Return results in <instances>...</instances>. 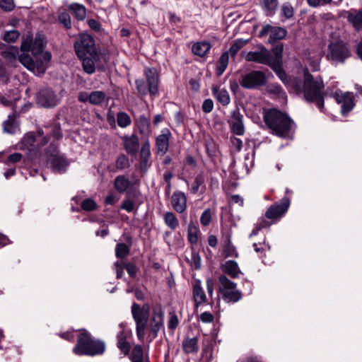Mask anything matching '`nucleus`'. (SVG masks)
I'll use <instances>...</instances> for the list:
<instances>
[{
	"label": "nucleus",
	"instance_id": "obj_58",
	"mask_svg": "<svg viewBox=\"0 0 362 362\" xmlns=\"http://www.w3.org/2000/svg\"><path fill=\"white\" fill-rule=\"evenodd\" d=\"M211 210L209 208L206 209L200 217V223L204 226H208L211 221Z\"/></svg>",
	"mask_w": 362,
	"mask_h": 362
},
{
	"label": "nucleus",
	"instance_id": "obj_29",
	"mask_svg": "<svg viewBox=\"0 0 362 362\" xmlns=\"http://www.w3.org/2000/svg\"><path fill=\"white\" fill-rule=\"evenodd\" d=\"M221 269L223 273L228 274L233 279L239 277L242 274L237 262L235 260H228L221 266Z\"/></svg>",
	"mask_w": 362,
	"mask_h": 362
},
{
	"label": "nucleus",
	"instance_id": "obj_13",
	"mask_svg": "<svg viewBox=\"0 0 362 362\" xmlns=\"http://www.w3.org/2000/svg\"><path fill=\"white\" fill-rule=\"evenodd\" d=\"M270 33L268 42L274 44L276 41L283 40L287 35V30L282 27L272 26L269 24L264 25L259 31V37H263Z\"/></svg>",
	"mask_w": 362,
	"mask_h": 362
},
{
	"label": "nucleus",
	"instance_id": "obj_44",
	"mask_svg": "<svg viewBox=\"0 0 362 362\" xmlns=\"http://www.w3.org/2000/svg\"><path fill=\"white\" fill-rule=\"evenodd\" d=\"M294 16V8L291 3H284L281 6L280 16L284 18L283 21L290 20Z\"/></svg>",
	"mask_w": 362,
	"mask_h": 362
},
{
	"label": "nucleus",
	"instance_id": "obj_34",
	"mask_svg": "<svg viewBox=\"0 0 362 362\" xmlns=\"http://www.w3.org/2000/svg\"><path fill=\"white\" fill-rule=\"evenodd\" d=\"M211 47L209 42H198L193 45L192 51L194 54L203 57L209 52Z\"/></svg>",
	"mask_w": 362,
	"mask_h": 362
},
{
	"label": "nucleus",
	"instance_id": "obj_50",
	"mask_svg": "<svg viewBox=\"0 0 362 362\" xmlns=\"http://www.w3.org/2000/svg\"><path fill=\"white\" fill-rule=\"evenodd\" d=\"M252 246L255 252L260 257L264 256L265 255V252L270 250V246L269 244L266 243L265 238H264L263 242L262 243H253Z\"/></svg>",
	"mask_w": 362,
	"mask_h": 362
},
{
	"label": "nucleus",
	"instance_id": "obj_14",
	"mask_svg": "<svg viewBox=\"0 0 362 362\" xmlns=\"http://www.w3.org/2000/svg\"><path fill=\"white\" fill-rule=\"evenodd\" d=\"M172 134L167 128L161 131V134L158 135L156 138V147L157 155H165L169 148L170 139Z\"/></svg>",
	"mask_w": 362,
	"mask_h": 362
},
{
	"label": "nucleus",
	"instance_id": "obj_28",
	"mask_svg": "<svg viewBox=\"0 0 362 362\" xmlns=\"http://www.w3.org/2000/svg\"><path fill=\"white\" fill-rule=\"evenodd\" d=\"M198 337L189 338L186 337L182 341V350L185 354H197L199 351Z\"/></svg>",
	"mask_w": 362,
	"mask_h": 362
},
{
	"label": "nucleus",
	"instance_id": "obj_43",
	"mask_svg": "<svg viewBox=\"0 0 362 362\" xmlns=\"http://www.w3.org/2000/svg\"><path fill=\"white\" fill-rule=\"evenodd\" d=\"M163 220L166 226L173 230H175L179 226V221L173 212H166L164 214Z\"/></svg>",
	"mask_w": 362,
	"mask_h": 362
},
{
	"label": "nucleus",
	"instance_id": "obj_21",
	"mask_svg": "<svg viewBox=\"0 0 362 362\" xmlns=\"http://www.w3.org/2000/svg\"><path fill=\"white\" fill-rule=\"evenodd\" d=\"M282 52L283 46L276 47L273 49L274 56L269 52L267 57V63L264 65L269 66L274 71L282 69Z\"/></svg>",
	"mask_w": 362,
	"mask_h": 362
},
{
	"label": "nucleus",
	"instance_id": "obj_9",
	"mask_svg": "<svg viewBox=\"0 0 362 362\" xmlns=\"http://www.w3.org/2000/svg\"><path fill=\"white\" fill-rule=\"evenodd\" d=\"M131 313L136 325V334L138 339L144 342L146 330L148 328L149 315L140 310V305L133 303L131 307Z\"/></svg>",
	"mask_w": 362,
	"mask_h": 362
},
{
	"label": "nucleus",
	"instance_id": "obj_52",
	"mask_svg": "<svg viewBox=\"0 0 362 362\" xmlns=\"http://www.w3.org/2000/svg\"><path fill=\"white\" fill-rule=\"evenodd\" d=\"M116 168L118 170H123L130 166L129 158L124 154L119 155L115 163Z\"/></svg>",
	"mask_w": 362,
	"mask_h": 362
},
{
	"label": "nucleus",
	"instance_id": "obj_45",
	"mask_svg": "<svg viewBox=\"0 0 362 362\" xmlns=\"http://www.w3.org/2000/svg\"><path fill=\"white\" fill-rule=\"evenodd\" d=\"M264 9L266 15L272 16L276 13V8L279 5L278 0H263Z\"/></svg>",
	"mask_w": 362,
	"mask_h": 362
},
{
	"label": "nucleus",
	"instance_id": "obj_57",
	"mask_svg": "<svg viewBox=\"0 0 362 362\" xmlns=\"http://www.w3.org/2000/svg\"><path fill=\"white\" fill-rule=\"evenodd\" d=\"M124 267L130 277L135 278L136 276L139 268L135 264L131 262H124Z\"/></svg>",
	"mask_w": 362,
	"mask_h": 362
},
{
	"label": "nucleus",
	"instance_id": "obj_11",
	"mask_svg": "<svg viewBox=\"0 0 362 362\" xmlns=\"http://www.w3.org/2000/svg\"><path fill=\"white\" fill-rule=\"evenodd\" d=\"M290 200L287 197L282 198L279 202L272 204L265 212V217L274 221L280 219L288 211Z\"/></svg>",
	"mask_w": 362,
	"mask_h": 362
},
{
	"label": "nucleus",
	"instance_id": "obj_5",
	"mask_svg": "<svg viewBox=\"0 0 362 362\" xmlns=\"http://www.w3.org/2000/svg\"><path fill=\"white\" fill-rule=\"evenodd\" d=\"M351 55L349 43L341 39L332 40L328 44L326 58L333 64H344Z\"/></svg>",
	"mask_w": 362,
	"mask_h": 362
},
{
	"label": "nucleus",
	"instance_id": "obj_10",
	"mask_svg": "<svg viewBox=\"0 0 362 362\" xmlns=\"http://www.w3.org/2000/svg\"><path fill=\"white\" fill-rule=\"evenodd\" d=\"M267 77L264 71L252 70L243 74L240 79V85L245 89L254 90L267 84Z\"/></svg>",
	"mask_w": 362,
	"mask_h": 362
},
{
	"label": "nucleus",
	"instance_id": "obj_8",
	"mask_svg": "<svg viewBox=\"0 0 362 362\" xmlns=\"http://www.w3.org/2000/svg\"><path fill=\"white\" fill-rule=\"evenodd\" d=\"M74 47L78 57L98 54L94 38L88 33H81L74 42Z\"/></svg>",
	"mask_w": 362,
	"mask_h": 362
},
{
	"label": "nucleus",
	"instance_id": "obj_41",
	"mask_svg": "<svg viewBox=\"0 0 362 362\" xmlns=\"http://www.w3.org/2000/svg\"><path fill=\"white\" fill-rule=\"evenodd\" d=\"M88 98L90 103L94 105H101L106 99V94L101 90L92 91Z\"/></svg>",
	"mask_w": 362,
	"mask_h": 362
},
{
	"label": "nucleus",
	"instance_id": "obj_4",
	"mask_svg": "<svg viewBox=\"0 0 362 362\" xmlns=\"http://www.w3.org/2000/svg\"><path fill=\"white\" fill-rule=\"evenodd\" d=\"M144 75L145 78H137L135 80L137 93L140 96H146L149 94L152 98L158 96L160 76L157 69L145 67Z\"/></svg>",
	"mask_w": 362,
	"mask_h": 362
},
{
	"label": "nucleus",
	"instance_id": "obj_59",
	"mask_svg": "<svg viewBox=\"0 0 362 362\" xmlns=\"http://www.w3.org/2000/svg\"><path fill=\"white\" fill-rule=\"evenodd\" d=\"M141 133L150 131V121L145 115H141L139 119Z\"/></svg>",
	"mask_w": 362,
	"mask_h": 362
},
{
	"label": "nucleus",
	"instance_id": "obj_47",
	"mask_svg": "<svg viewBox=\"0 0 362 362\" xmlns=\"http://www.w3.org/2000/svg\"><path fill=\"white\" fill-rule=\"evenodd\" d=\"M130 252V247L126 243H117L115 247V256L119 259L125 258Z\"/></svg>",
	"mask_w": 362,
	"mask_h": 362
},
{
	"label": "nucleus",
	"instance_id": "obj_6",
	"mask_svg": "<svg viewBox=\"0 0 362 362\" xmlns=\"http://www.w3.org/2000/svg\"><path fill=\"white\" fill-rule=\"evenodd\" d=\"M45 154L47 157V163L54 173H64L69 165L67 158L59 153L58 146L52 142L46 148Z\"/></svg>",
	"mask_w": 362,
	"mask_h": 362
},
{
	"label": "nucleus",
	"instance_id": "obj_12",
	"mask_svg": "<svg viewBox=\"0 0 362 362\" xmlns=\"http://www.w3.org/2000/svg\"><path fill=\"white\" fill-rule=\"evenodd\" d=\"M36 101L40 106L50 108L59 104V98L52 89L45 88L37 93Z\"/></svg>",
	"mask_w": 362,
	"mask_h": 362
},
{
	"label": "nucleus",
	"instance_id": "obj_31",
	"mask_svg": "<svg viewBox=\"0 0 362 362\" xmlns=\"http://www.w3.org/2000/svg\"><path fill=\"white\" fill-rule=\"evenodd\" d=\"M3 128L5 132L15 134L18 129V123L16 120V114L13 113L8 116V119L3 123Z\"/></svg>",
	"mask_w": 362,
	"mask_h": 362
},
{
	"label": "nucleus",
	"instance_id": "obj_54",
	"mask_svg": "<svg viewBox=\"0 0 362 362\" xmlns=\"http://www.w3.org/2000/svg\"><path fill=\"white\" fill-rule=\"evenodd\" d=\"M168 315V328L173 332L179 325V320L175 312H170Z\"/></svg>",
	"mask_w": 362,
	"mask_h": 362
},
{
	"label": "nucleus",
	"instance_id": "obj_19",
	"mask_svg": "<svg viewBox=\"0 0 362 362\" xmlns=\"http://www.w3.org/2000/svg\"><path fill=\"white\" fill-rule=\"evenodd\" d=\"M269 51L263 45L259 46V50L248 52L245 59L247 62H255L261 64L267 63V57H269Z\"/></svg>",
	"mask_w": 362,
	"mask_h": 362
},
{
	"label": "nucleus",
	"instance_id": "obj_1",
	"mask_svg": "<svg viewBox=\"0 0 362 362\" xmlns=\"http://www.w3.org/2000/svg\"><path fill=\"white\" fill-rule=\"evenodd\" d=\"M290 87L297 94H303L308 103L315 104L321 112H324L325 98L327 92L324 90L325 84L320 76H313L305 68L303 71V81L293 78L290 82Z\"/></svg>",
	"mask_w": 362,
	"mask_h": 362
},
{
	"label": "nucleus",
	"instance_id": "obj_37",
	"mask_svg": "<svg viewBox=\"0 0 362 362\" xmlns=\"http://www.w3.org/2000/svg\"><path fill=\"white\" fill-rule=\"evenodd\" d=\"M127 356L132 362H143L144 358L143 346L140 344L134 345L132 351H129Z\"/></svg>",
	"mask_w": 362,
	"mask_h": 362
},
{
	"label": "nucleus",
	"instance_id": "obj_48",
	"mask_svg": "<svg viewBox=\"0 0 362 362\" xmlns=\"http://www.w3.org/2000/svg\"><path fill=\"white\" fill-rule=\"evenodd\" d=\"M247 43V40H243L242 39L236 40L228 51V55H230L233 58L235 57L240 49L243 48Z\"/></svg>",
	"mask_w": 362,
	"mask_h": 362
},
{
	"label": "nucleus",
	"instance_id": "obj_20",
	"mask_svg": "<svg viewBox=\"0 0 362 362\" xmlns=\"http://www.w3.org/2000/svg\"><path fill=\"white\" fill-rule=\"evenodd\" d=\"M151 156V145L147 140L142 144L139 153V166L142 173H146L151 166V163L150 162Z\"/></svg>",
	"mask_w": 362,
	"mask_h": 362
},
{
	"label": "nucleus",
	"instance_id": "obj_63",
	"mask_svg": "<svg viewBox=\"0 0 362 362\" xmlns=\"http://www.w3.org/2000/svg\"><path fill=\"white\" fill-rule=\"evenodd\" d=\"M22 157L23 156L20 153H12L6 158L5 160V164L10 165L12 163H18L21 160Z\"/></svg>",
	"mask_w": 362,
	"mask_h": 362
},
{
	"label": "nucleus",
	"instance_id": "obj_36",
	"mask_svg": "<svg viewBox=\"0 0 362 362\" xmlns=\"http://www.w3.org/2000/svg\"><path fill=\"white\" fill-rule=\"evenodd\" d=\"M150 324H164V311L160 304L153 308Z\"/></svg>",
	"mask_w": 362,
	"mask_h": 362
},
{
	"label": "nucleus",
	"instance_id": "obj_26",
	"mask_svg": "<svg viewBox=\"0 0 362 362\" xmlns=\"http://www.w3.org/2000/svg\"><path fill=\"white\" fill-rule=\"evenodd\" d=\"M211 93L216 100L223 106H227L230 103V97L228 91L220 86L213 84L211 86Z\"/></svg>",
	"mask_w": 362,
	"mask_h": 362
},
{
	"label": "nucleus",
	"instance_id": "obj_60",
	"mask_svg": "<svg viewBox=\"0 0 362 362\" xmlns=\"http://www.w3.org/2000/svg\"><path fill=\"white\" fill-rule=\"evenodd\" d=\"M20 36V33L16 30H8L5 33L4 40L7 42H16Z\"/></svg>",
	"mask_w": 362,
	"mask_h": 362
},
{
	"label": "nucleus",
	"instance_id": "obj_35",
	"mask_svg": "<svg viewBox=\"0 0 362 362\" xmlns=\"http://www.w3.org/2000/svg\"><path fill=\"white\" fill-rule=\"evenodd\" d=\"M199 234V228L191 221L187 227V240L189 243L192 245H196L198 243Z\"/></svg>",
	"mask_w": 362,
	"mask_h": 362
},
{
	"label": "nucleus",
	"instance_id": "obj_27",
	"mask_svg": "<svg viewBox=\"0 0 362 362\" xmlns=\"http://www.w3.org/2000/svg\"><path fill=\"white\" fill-rule=\"evenodd\" d=\"M117 347L124 356H127L131 351L132 345L127 341V336L124 329L119 331L117 336Z\"/></svg>",
	"mask_w": 362,
	"mask_h": 362
},
{
	"label": "nucleus",
	"instance_id": "obj_33",
	"mask_svg": "<svg viewBox=\"0 0 362 362\" xmlns=\"http://www.w3.org/2000/svg\"><path fill=\"white\" fill-rule=\"evenodd\" d=\"M129 180L124 175H118L114 180V187L119 193H124L130 187Z\"/></svg>",
	"mask_w": 362,
	"mask_h": 362
},
{
	"label": "nucleus",
	"instance_id": "obj_17",
	"mask_svg": "<svg viewBox=\"0 0 362 362\" xmlns=\"http://www.w3.org/2000/svg\"><path fill=\"white\" fill-rule=\"evenodd\" d=\"M337 103L341 105V112L342 115L349 112L354 107V103L352 96L350 93H342L340 90H337L334 94H332Z\"/></svg>",
	"mask_w": 362,
	"mask_h": 362
},
{
	"label": "nucleus",
	"instance_id": "obj_51",
	"mask_svg": "<svg viewBox=\"0 0 362 362\" xmlns=\"http://www.w3.org/2000/svg\"><path fill=\"white\" fill-rule=\"evenodd\" d=\"M267 90L269 93L274 94L279 98L286 97V92L284 90L282 87L277 83L270 84L267 87Z\"/></svg>",
	"mask_w": 362,
	"mask_h": 362
},
{
	"label": "nucleus",
	"instance_id": "obj_42",
	"mask_svg": "<svg viewBox=\"0 0 362 362\" xmlns=\"http://www.w3.org/2000/svg\"><path fill=\"white\" fill-rule=\"evenodd\" d=\"M58 21L66 29L71 28V20L69 13L64 8L58 10Z\"/></svg>",
	"mask_w": 362,
	"mask_h": 362
},
{
	"label": "nucleus",
	"instance_id": "obj_32",
	"mask_svg": "<svg viewBox=\"0 0 362 362\" xmlns=\"http://www.w3.org/2000/svg\"><path fill=\"white\" fill-rule=\"evenodd\" d=\"M68 8L70 11L73 12L78 21H83L86 18V8L83 4L72 3L68 6Z\"/></svg>",
	"mask_w": 362,
	"mask_h": 362
},
{
	"label": "nucleus",
	"instance_id": "obj_53",
	"mask_svg": "<svg viewBox=\"0 0 362 362\" xmlns=\"http://www.w3.org/2000/svg\"><path fill=\"white\" fill-rule=\"evenodd\" d=\"M163 325L164 324H149L148 337L150 338L151 341L158 337V332H160V329L163 327Z\"/></svg>",
	"mask_w": 362,
	"mask_h": 362
},
{
	"label": "nucleus",
	"instance_id": "obj_18",
	"mask_svg": "<svg viewBox=\"0 0 362 362\" xmlns=\"http://www.w3.org/2000/svg\"><path fill=\"white\" fill-rule=\"evenodd\" d=\"M123 146L127 154L135 156L139 149V139L137 135L133 134L130 136L124 135L121 136Z\"/></svg>",
	"mask_w": 362,
	"mask_h": 362
},
{
	"label": "nucleus",
	"instance_id": "obj_39",
	"mask_svg": "<svg viewBox=\"0 0 362 362\" xmlns=\"http://www.w3.org/2000/svg\"><path fill=\"white\" fill-rule=\"evenodd\" d=\"M2 57L9 62H15L19 58V50L17 47L9 45L1 52Z\"/></svg>",
	"mask_w": 362,
	"mask_h": 362
},
{
	"label": "nucleus",
	"instance_id": "obj_15",
	"mask_svg": "<svg viewBox=\"0 0 362 362\" xmlns=\"http://www.w3.org/2000/svg\"><path fill=\"white\" fill-rule=\"evenodd\" d=\"M344 17L346 18L354 31L360 32L362 30V9L351 8L344 11Z\"/></svg>",
	"mask_w": 362,
	"mask_h": 362
},
{
	"label": "nucleus",
	"instance_id": "obj_2",
	"mask_svg": "<svg viewBox=\"0 0 362 362\" xmlns=\"http://www.w3.org/2000/svg\"><path fill=\"white\" fill-rule=\"evenodd\" d=\"M77 337V342L73 348V353L77 356H94L102 355L106 349L104 341L93 338L85 329H83Z\"/></svg>",
	"mask_w": 362,
	"mask_h": 362
},
{
	"label": "nucleus",
	"instance_id": "obj_38",
	"mask_svg": "<svg viewBox=\"0 0 362 362\" xmlns=\"http://www.w3.org/2000/svg\"><path fill=\"white\" fill-rule=\"evenodd\" d=\"M45 47L44 35L40 33H37L33 41H32V49L31 52L33 54H40L45 52L43 51Z\"/></svg>",
	"mask_w": 362,
	"mask_h": 362
},
{
	"label": "nucleus",
	"instance_id": "obj_64",
	"mask_svg": "<svg viewBox=\"0 0 362 362\" xmlns=\"http://www.w3.org/2000/svg\"><path fill=\"white\" fill-rule=\"evenodd\" d=\"M191 261H192V265L194 267L195 269H199L201 268V257L199 255L192 251V257H191Z\"/></svg>",
	"mask_w": 362,
	"mask_h": 362
},
{
	"label": "nucleus",
	"instance_id": "obj_25",
	"mask_svg": "<svg viewBox=\"0 0 362 362\" xmlns=\"http://www.w3.org/2000/svg\"><path fill=\"white\" fill-rule=\"evenodd\" d=\"M82 62L83 71L89 75H91L95 72V64L100 61V55L97 54V56L94 54L85 56L84 57H78Z\"/></svg>",
	"mask_w": 362,
	"mask_h": 362
},
{
	"label": "nucleus",
	"instance_id": "obj_55",
	"mask_svg": "<svg viewBox=\"0 0 362 362\" xmlns=\"http://www.w3.org/2000/svg\"><path fill=\"white\" fill-rule=\"evenodd\" d=\"M204 183V177L202 174L197 175L194 180L193 182L192 188H191V192L192 194H196L198 192L199 189L201 186H202Z\"/></svg>",
	"mask_w": 362,
	"mask_h": 362
},
{
	"label": "nucleus",
	"instance_id": "obj_49",
	"mask_svg": "<svg viewBox=\"0 0 362 362\" xmlns=\"http://www.w3.org/2000/svg\"><path fill=\"white\" fill-rule=\"evenodd\" d=\"M117 122L119 127L125 128L131 124L132 119L127 113L121 112L117 115Z\"/></svg>",
	"mask_w": 362,
	"mask_h": 362
},
{
	"label": "nucleus",
	"instance_id": "obj_22",
	"mask_svg": "<svg viewBox=\"0 0 362 362\" xmlns=\"http://www.w3.org/2000/svg\"><path fill=\"white\" fill-rule=\"evenodd\" d=\"M33 55L35 60V70L36 69L38 74H44L49 66L52 58L51 54L45 52Z\"/></svg>",
	"mask_w": 362,
	"mask_h": 362
},
{
	"label": "nucleus",
	"instance_id": "obj_23",
	"mask_svg": "<svg viewBox=\"0 0 362 362\" xmlns=\"http://www.w3.org/2000/svg\"><path fill=\"white\" fill-rule=\"evenodd\" d=\"M171 204L173 208L177 213L182 214L187 209V197L181 191L176 190L173 192L171 197Z\"/></svg>",
	"mask_w": 362,
	"mask_h": 362
},
{
	"label": "nucleus",
	"instance_id": "obj_30",
	"mask_svg": "<svg viewBox=\"0 0 362 362\" xmlns=\"http://www.w3.org/2000/svg\"><path fill=\"white\" fill-rule=\"evenodd\" d=\"M223 252L225 257H238V252L235 246L232 243L231 237L229 234L223 238Z\"/></svg>",
	"mask_w": 362,
	"mask_h": 362
},
{
	"label": "nucleus",
	"instance_id": "obj_61",
	"mask_svg": "<svg viewBox=\"0 0 362 362\" xmlns=\"http://www.w3.org/2000/svg\"><path fill=\"white\" fill-rule=\"evenodd\" d=\"M33 38L30 36L24 38L21 45V49L23 53H28L32 49Z\"/></svg>",
	"mask_w": 362,
	"mask_h": 362
},
{
	"label": "nucleus",
	"instance_id": "obj_40",
	"mask_svg": "<svg viewBox=\"0 0 362 362\" xmlns=\"http://www.w3.org/2000/svg\"><path fill=\"white\" fill-rule=\"evenodd\" d=\"M229 62L228 52H224L220 57L216 69V74L221 76L226 71Z\"/></svg>",
	"mask_w": 362,
	"mask_h": 362
},
{
	"label": "nucleus",
	"instance_id": "obj_46",
	"mask_svg": "<svg viewBox=\"0 0 362 362\" xmlns=\"http://www.w3.org/2000/svg\"><path fill=\"white\" fill-rule=\"evenodd\" d=\"M18 60L28 70L35 71V60L28 53L21 54Z\"/></svg>",
	"mask_w": 362,
	"mask_h": 362
},
{
	"label": "nucleus",
	"instance_id": "obj_3",
	"mask_svg": "<svg viewBox=\"0 0 362 362\" xmlns=\"http://www.w3.org/2000/svg\"><path fill=\"white\" fill-rule=\"evenodd\" d=\"M264 121L274 134L281 137L288 134L293 124L287 115L275 108L264 112Z\"/></svg>",
	"mask_w": 362,
	"mask_h": 362
},
{
	"label": "nucleus",
	"instance_id": "obj_16",
	"mask_svg": "<svg viewBox=\"0 0 362 362\" xmlns=\"http://www.w3.org/2000/svg\"><path fill=\"white\" fill-rule=\"evenodd\" d=\"M232 132L236 135L242 136L245 133L243 124V115L240 114L237 108L230 113V119L228 121Z\"/></svg>",
	"mask_w": 362,
	"mask_h": 362
},
{
	"label": "nucleus",
	"instance_id": "obj_62",
	"mask_svg": "<svg viewBox=\"0 0 362 362\" xmlns=\"http://www.w3.org/2000/svg\"><path fill=\"white\" fill-rule=\"evenodd\" d=\"M123 268L124 262L117 260L113 264V269H115L116 272L117 279H121L122 277L124 274Z\"/></svg>",
	"mask_w": 362,
	"mask_h": 362
},
{
	"label": "nucleus",
	"instance_id": "obj_7",
	"mask_svg": "<svg viewBox=\"0 0 362 362\" xmlns=\"http://www.w3.org/2000/svg\"><path fill=\"white\" fill-rule=\"evenodd\" d=\"M218 294L226 303H236L242 298V293L236 288V284L222 274L218 278Z\"/></svg>",
	"mask_w": 362,
	"mask_h": 362
},
{
	"label": "nucleus",
	"instance_id": "obj_56",
	"mask_svg": "<svg viewBox=\"0 0 362 362\" xmlns=\"http://www.w3.org/2000/svg\"><path fill=\"white\" fill-rule=\"evenodd\" d=\"M81 209L86 211H94L97 209V206H98L96 202L90 198H87V199H84L81 202Z\"/></svg>",
	"mask_w": 362,
	"mask_h": 362
},
{
	"label": "nucleus",
	"instance_id": "obj_24",
	"mask_svg": "<svg viewBox=\"0 0 362 362\" xmlns=\"http://www.w3.org/2000/svg\"><path fill=\"white\" fill-rule=\"evenodd\" d=\"M192 293L195 307L197 308L207 302V298L202 287L200 280L196 279L194 281L192 284Z\"/></svg>",
	"mask_w": 362,
	"mask_h": 362
}]
</instances>
